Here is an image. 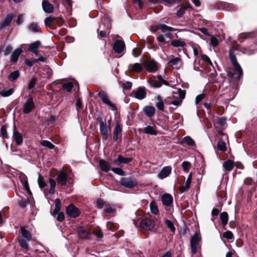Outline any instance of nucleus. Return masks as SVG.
Wrapping results in <instances>:
<instances>
[{
	"instance_id": "f257e3e1",
	"label": "nucleus",
	"mask_w": 257,
	"mask_h": 257,
	"mask_svg": "<svg viewBox=\"0 0 257 257\" xmlns=\"http://www.w3.org/2000/svg\"><path fill=\"white\" fill-rule=\"evenodd\" d=\"M229 58L235 73L238 74V78H240L243 74V71L240 65L237 61L235 55L231 51H229Z\"/></svg>"
},
{
	"instance_id": "f03ea898",
	"label": "nucleus",
	"mask_w": 257,
	"mask_h": 257,
	"mask_svg": "<svg viewBox=\"0 0 257 257\" xmlns=\"http://www.w3.org/2000/svg\"><path fill=\"white\" fill-rule=\"evenodd\" d=\"M98 96L102 102L111 107L112 110L114 111L117 110L116 105L110 101L108 95L106 92L103 90H100L98 93Z\"/></svg>"
},
{
	"instance_id": "7ed1b4c3",
	"label": "nucleus",
	"mask_w": 257,
	"mask_h": 257,
	"mask_svg": "<svg viewBox=\"0 0 257 257\" xmlns=\"http://www.w3.org/2000/svg\"><path fill=\"white\" fill-rule=\"evenodd\" d=\"M155 221L151 217H146L140 222L141 227L146 230H151L155 227Z\"/></svg>"
},
{
	"instance_id": "20e7f679",
	"label": "nucleus",
	"mask_w": 257,
	"mask_h": 257,
	"mask_svg": "<svg viewBox=\"0 0 257 257\" xmlns=\"http://www.w3.org/2000/svg\"><path fill=\"white\" fill-rule=\"evenodd\" d=\"M201 239V236L198 233H195L191 239V249L193 254L196 253L197 248L199 247V242L200 241Z\"/></svg>"
},
{
	"instance_id": "39448f33",
	"label": "nucleus",
	"mask_w": 257,
	"mask_h": 257,
	"mask_svg": "<svg viewBox=\"0 0 257 257\" xmlns=\"http://www.w3.org/2000/svg\"><path fill=\"white\" fill-rule=\"evenodd\" d=\"M161 200L163 204L165 206L166 210L169 211L172 206L173 198L169 194H164L162 196Z\"/></svg>"
},
{
	"instance_id": "423d86ee",
	"label": "nucleus",
	"mask_w": 257,
	"mask_h": 257,
	"mask_svg": "<svg viewBox=\"0 0 257 257\" xmlns=\"http://www.w3.org/2000/svg\"><path fill=\"white\" fill-rule=\"evenodd\" d=\"M120 184L125 188H132L137 186V182L133 178H123L120 179Z\"/></svg>"
},
{
	"instance_id": "0eeeda50",
	"label": "nucleus",
	"mask_w": 257,
	"mask_h": 257,
	"mask_svg": "<svg viewBox=\"0 0 257 257\" xmlns=\"http://www.w3.org/2000/svg\"><path fill=\"white\" fill-rule=\"evenodd\" d=\"M146 95L147 93L145 88L144 87H140L137 90H134L131 96L135 98L142 100L146 97Z\"/></svg>"
},
{
	"instance_id": "6e6552de",
	"label": "nucleus",
	"mask_w": 257,
	"mask_h": 257,
	"mask_svg": "<svg viewBox=\"0 0 257 257\" xmlns=\"http://www.w3.org/2000/svg\"><path fill=\"white\" fill-rule=\"evenodd\" d=\"M66 213L72 218H76L80 214V210L73 204H70L66 209Z\"/></svg>"
},
{
	"instance_id": "1a4fd4ad",
	"label": "nucleus",
	"mask_w": 257,
	"mask_h": 257,
	"mask_svg": "<svg viewBox=\"0 0 257 257\" xmlns=\"http://www.w3.org/2000/svg\"><path fill=\"white\" fill-rule=\"evenodd\" d=\"M156 28L154 29L153 26H151L150 28L151 31L153 33H155L158 30H161L163 33L175 31L174 28L168 26L165 24H158L156 25Z\"/></svg>"
},
{
	"instance_id": "9d476101",
	"label": "nucleus",
	"mask_w": 257,
	"mask_h": 257,
	"mask_svg": "<svg viewBox=\"0 0 257 257\" xmlns=\"http://www.w3.org/2000/svg\"><path fill=\"white\" fill-rule=\"evenodd\" d=\"M144 66L147 69V70L150 72H154L158 70V64L157 62L153 60H148L146 61Z\"/></svg>"
},
{
	"instance_id": "9b49d317",
	"label": "nucleus",
	"mask_w": 257,
	"mask_h": 257,
	"mask_svg": "<svg viewBox=\"0 0 257 257\" xmlns=\"http://www.w3.org/2000/svg\"><path fill=\"white\" fill-rule=\"evenodd\" d=\"M34 106L33 99L32 97H30L23 105L24 112L27 114L29 113L34 108Z\"/></svg>"
},
{
	"instance_id": "f8f14e48",
	"label": "nucleus",
	"mask_w": 257,
	"mask_h": 257,
	"mask_svg": "<svg viewBox=\"0 0 257 257\" xmlns=\"http://www.w3.org/2000/svg\"><path fill=\"white\" fill-rule=\"evenodd\" d=\"M124 49L125 44L123 41L118 40L114 42L113 46V49L115 52L117 53H120L124 50Z\"/></svg>"
},
{
	"instance_id": "ddd939ff",
	"label": "nucleus",
	"mask_w": 257,
	"mask_h": 257,
	"mask_svg": "<svg viewBox=\"0 0 257 257\" xmlns=\"http://www.w3.org/2000/svg\"><path fill=\"white\" fill-rule=\"evenodd\" d=\"M172 168L170 166H166L163 168L158 175V178L163 179L168 177L171 173Z\"/></svg>"
},
{
	"instance_id": "4468645a",
	"label": "nucleus",
	"mask_w": 257,
	"mask_h": 257,
	"mask_svg": "<svg viewBox=\"0 0 257 257\" xmlns=\"http://www.w3.org/2000/svg\"><path fill=\"white\" fill-rule=\"evenodd\" d=\"M67 174L64 172H61L57 176V181L59 184L64 186L67 183Z\"/></svg>"
},
{
	"instance_id": "2eb2a0df",
	"label": "nucleus",
	"mask_w": 257,
	"mask_h": 257,
	"mask_svg": "<svg viewBox=\"0 0 257 257\" xmlns=\"http://www.w3.org/2000/svg\"><path fill=\"white\" fill-rule=\"evenodd\" d=\"M13 138L17 145H20L23 143V138L22 135L17 131L15 126L14 127Z\"/></svg>"
},
{
	"instance_id": "dca6fc26",
	"label": "nucleus",
	"mask_w": 257,
	"mask_h": 257,
	"mask_svg": "<svg viewBox=\"0 0 257 257\" xmlns=\"http://www.w3.org/2000/svg\"><path fill=\"white\" fill-rule=\"evenodd\" d=\"M192 180V173H191L188 176L187 180L185 182V183L180 187V191L182 193L185 192L187 190H188L191 185Z\"/></svg>"
},
{
	"instance_id": "f3484780",
	"label": "nucleus",
	"mask_w": 257,
	"mask_h": 257,
	"mask_svg": "<svg viewBox=\"0 0 257 257\" xmlns=\"http://www.w3.org/2000/svg\"><path fill=\"white\" fill-rule=\"evenodd\" d=\"M41 43L40 41H36L30 45L29 50L35 54L36 55H38L39 51L38 48L40 46Z\"/></svg>"
},
{
	"instance_id": "a211bd4d",
	"label": "nucleus",
	"mask_w": 257,
	"mask_h": 257,
	"mask_svg": "<svg viewBox=\"0 0 257 257\" xmlns=\"http://www.w3.org/2000/svg\"><path fill=\"white\" fill-rule=\"evenodd\" d=\"M77 231L79 237L82 239H88L90 236V233L82 227H78Z\"/></svg>"
},
{
	"instance_id": "6ab92c4d",
	"label": "nucleus",
	"mask_w": 257,
	"mask_h": 257,
	"mask_svg": "<svg viewBox=\"0 0 257 257\" xmlns=\"http://www.w3.org/2000/svg\"><path fill=\"white\" fill-rule=\"evenodd\" d=\"M13 15L12 14H8L6 17L4 19L1 23V28L2 29L8 26L12 22L13 19Z\"/></svg>"
},
{
	"instance_id": "aec40b11",
	"label": "nucleus",
	"mask_w": 257,
	"mask_h": 257,
	"mask_svg": "<svg viewBox=\"0 0 257 257\" xmlns=\"http://www.w3.org/2000/svg\"><path fill=\"white\" fill-rule=\"evenodd\" d=\"M43 10L45 13H51L53 11V6L47 1H44L42 3Z\"/></svg>"
},
{
	"instance_id": "412c9836",
	"label": "nucleus",
	"mask_w": 257,
	"mask_h": 257,
	"mask_svg": "<svg viewBox=\"0 0 257 257\" xmlns=\"http://www.w3.org/2000/svg\"><path fill=\"white\" fill-rule=\"evenodd\" d=\"M100 133L103 141H106L109 136L106 124L100 126Z\"/></svg>"
},
{
	"instance_id": "4be33fe9",
	"label": "nucleus",
	"mask_w": 257,
	"mask_h": 257,
	"mask_svg": "<svg viewBox=\"0 0 257 257\" xmlns=\"http://www.w3.org/2000/svg\"><path fill=\"white\" fill-rule=\"evenodd\" d=\"M132 160L131 158H124L121 155H118L117 158L114 161V163L119 165L121 163H127Z\"/></svg>"
},
{
	"instance_id": "5701e85b",
	"label": "nucleus",
	"mask_w": 257,
	"mask_h": 257,
	"mask_svg": "<svg viewBox=\"0 0 257 257\" xmlns=\"http://www.w3.org/2000/svg\"><path fill=\"white\" fill-rule=\"evenodd\" d=\"M128 70L130 71L140 72L143 70V66L141 64L138 63L131 64L128 66Z\"/></svg>"
},
{
	"instance_id": "b1692460",
	"label": "nucleus",
	"mask_w": 257,
	"mask_h": 257,
	"mask_svg": "<svg viewBox=\"0 0 257 257\" xmlns=\"http://www.w3.org/2000/svg\"><path fill=\"white\" fill-rule=\"evenodd\" d=\"M22 52V48H19L14 50L11 56V60L13 62H16L19 57L20 55Z\"/></svg>"
},
{
	"instance_id": "393cba45",
	"label": "nucleus",
	"mask_w": 257,
	"mask_h": 257,
	"mask_svg": "<svg viewBox=\"0 0 257 257\" xmlns=\"http://www.w3.org/2000/svg\"><path fill=\"white\" fill-rule=\"evenodd\" d=\"M99 164L101 169L105 172H108L110 169V164L104 160H100Z\"/></svg>"
},
{
	"instance_id": "a878e982",
	"label": "nucleus",
	"mask_w": 257,
	"mask_h": 257,
	"mask_svg": "<svg viewBox=\"0 0 257 257\" xmlns=\"http://www.w3.org/2000/svg\"><path fill=\"white\" fill-rule=\"evenodd\" d=\"M143 110L146 115L148 117H152L155 113V108L153 106H146Z\"/></svg>"
},
{
	"instance_id": "bb28decb",
	"label": "nucleus",
	"mask_w": 257,
	"mask_h": 257,
	"mask_svg": "<svg viewBox=\"0 0 257 257\" xmlns=\"http://www.w3.org/2000/svg\"><path fill=\"white\" fill-rule=\"evenodd\" d=\"M122 132V130L118 123H116L114 128V136H113V140L114 141H116L119 136L121 135V133Z\"/></svg>"
},
{
	"instance_id": "cd10ccee",
	"label": "nucleus",
	"mask_w": 257,
	"mask_h": 257,
	"mask_svg": "<svg viewBox=\"0 0 257 257\" xmlns=\"http://www.w3.org/2000/svg\"><path fill=\"white\" fill-rule=\"evenodd\" d=\"M234 166V162L230 160H228L223 163V167L225 171H231Z\"/></svg>"
},
{
	"instance_id": "c85d7f7f",
	"label": "nucleus",
	"mask_w": 257,
	"mask_h": 257,
	"mask_svg": "<svg viewBox=\"0 0 257 257\" xmlns=\"http://www.w3.org/2000/svg\"><path fill=\"white\" fill-rule=\"evenodd\" d=\"M156 98L157 100V102L156 103V107L158 109L163 110L164 109V103L162 97L160 95H157L156 96Z\"/></svg>"
},
{
	"instance_id": "c756f323",
	"label": "nucleus",
	"mask_w": 257,
	"mask_h": 257,
	"mask_svg": "<svg viewBox=\"0 0 257 257\" xmlns=\"http://www.w3.org/2000/svg\"><path fill=\"white\" fill-rule=\"evenodd\" d=\"M171 45L175 47H184L186 44L185 42L180 40H172Z\"/></svg>"
},
{
	"instance_id": "7c9ffc66",
	"label": "nucleus",
	"mask_w": 257,
	"mask_h": 257,
	"mask_svg": "<svg viewBox=\"0 0 257 257\" xmlns=\"http://www.w3.org/2000/svg\"><path fill=\"white\" fill-rule=\"evenodd\" d=\"M220 218L223 226H225L228 223V215L227 212H223L220 214Z\"/></svg>"
},
{
	"instance_id": "2f4dec72",
	"label": "nucleus",
	"mask_w": 257,
	"mask_h": 257,
	"mask_svg": "<svg viewBox=\"0 0 257 257\" xmlns=\"http://www.w3.org/2000/svg\"><path fill=\"white\" fill-rule=\"evenodd\" d=\"M21 233L22 235L25 239L27 240H30L31 238V234L29 231L26 230L24 227H21Z\"/></svg>"
},
{
	"instance_id": "473e14b6",
	"label": "nucleus",
	"mask_w": 257,
	"mask_h": 257,
	"mask_svg": "<svg viewBox=\"0 0 257 257\" xmlns=\"http://www.w3.org/2000/svg\"><path fill=\"white\" fill-rule=\"evenodd\" d=\"M182 62V60L179 57H175L172 56V58L169 61L168 65L170 66H173L176 65Z\"/></svg>"
},
{
	"instance_id": "72a5a7b5",
	"label": "nucleus",
	"mask_w": 257,
	"mask_h": 257,
	"mask_svg": "<svg viewBox=\"0 0 257 257\" xmlns=\"http://www.w3.org/2000/svg\"><path fill=\"white\" fill-rule=\"evenodd\" d=\"M217 149L221 152H225L227 150L225 143L222 140H219L217 144Z\"/></svg>"
},
{
	"instance_id": "f704fd0d",
	"label": "nucleus",
	"mask_w": 257,
	"mask_h": 257,
	"mask_svg": "<svg viewBox=\"0 0 257 257\" xmlns=\"http://www.w3.org/2000/svg\"><path fill=\"white\" fill-rule=\"evenodd\" d=\"M13 92L12 88H5L0 92V94L4 97H8L10 96Z\"/></svg>"
},
{
	"instance_id": "c9c22d12",
	"label": "nucleus",
	"mask_w": 257,
	"mask_h": 257,
	"mask_svg": "<svg viewBox=\"0 0 257 257\" xmlns=\"http://www.w3.org/2000/svg\"><path fill=\"white\" fill-rule=\"evenodd\" d=\"M144 133L151 135H156V131L153 126L148 125L144 128Z\"/></svg>"
},
{
	"instance_id": "e433bc0d",
	"label": "nucleus",
	"mask_w": 257,
	"mask_h": 257,
	"mask_svg": "<svg viewBox=\"0 0 257 257\" xmlns=\"http://www.w3.org/2000/svg\"><path fill=\"white\" fill-rule=\"evenodd\" d=\"M182 143L186 144L190 146H194L195 143L194 140L189 136L185 137L182 140Z\"/></svg>"
},
{
	"instance_id": "4c0bfd02",
	"label": "nucleus",
	"mask_w": 257,
	"mask_h": 257,
	"mask_svg": "<svg viewBox=\"0 0 257 257\" xmlns=\"http://www.w3.org/2000/svg\"><path fill=\"white\" fill-rule=\"evenodd\" d=\"M150 206L151 212L155 215H157L159 210L156 203L154 202H152L150 204Z\"/></svg>"
},
{
	"instance_id": "58836bf2",
	"label": "nucleus",
	"mask_w": 257,
	"mask_h": 257,
	"mask_svg": "<svg viewBox=\"0 0 257 257\" xmlns=\"http://www.w3.org/2000/svg\"><path fill=\"white\" fill-rule=\"evenodd\" d=\"M29 30L33 33L39 32L40 31V28L36 23H32L29 27Z\"/></svg>"
},
{
	"instance_id": "ea45409f",
	"label": "nucleus",
	"mask_w": 257,
	"mask_h": 257,
	"mask_svg": "<svg viewBox=\"0 0 257 257\" xmlns=\"http://www.w3.org/2000/svg\"><path fill=\"white\" fill-rule=\"evenodd\" d=\"M148 81L152 87L159 88L162 86V83L160 81L154 80L151 79H150Z\"/></svg>"
},
{
	"instance_id": "a19ab883",
	"label": "nucleus",
	"mask_w": 257,
	"mask_h": 257,
	"mask_svg": "<svg viewBox=\"0 0 257 257\" xmlns=\"http://www.w3.org/2000/svg\"><path fill=\"white\" fill-rule=\"evenodd\" d=\"M19 77V72L18 71L12 72L9 76V79L11 81H14Z\"/></svg>"
},
{
	"instance_id": "79ce46f5",
	"label": "nucleus",
	"mask_w": 257,
	"mask_h": 257,
	"mask_svg": "<svg viewBox=\"0 0 257 257\" xmlns=\"http://www.w3.org/2000/svg\"><path fill=\"white\" fill-rule=\"evenodd\" d=\"M184 98V95L183 94H179V99H178L177 100L172 101L171 103V104H173L175 106H179L181 104L182 102V99Z\"/></svg>"
},
{
	"instance_id": "37998d69",
	"label": "nucleus",
	"mask_w": 257,
	"mask_h": 257,
	"mask_svg": "<svg viewBox=\"0 0 257 257\" xmlns=\"http://www.w3.org/2000/svg\"><path fill=\"white\" fill-rule=\"evenodd\" d=\"M55 208L54 210V213H58L61 209V201L60 199H56L55 200Z\"/></svg>"
},
{
	"instance_id": "c03bdc74",
	"label": "nucleus",
	"mask_w": 257,
	"mask_h": 257,
	"mask_svg": "<svg viewBox=\"0 0 257 257\" xmlns=\"http://www.w3.org/2000/svg\"><path fill=\"white\" fill-rule=\"evenodd\" d=\"M41 144L43 146L46 147L50 149H52L54 148V145L48 141L43 140L41 142Z\"/></svg>"
},
{
	"instance_id": "a18cd8bd",
	"label": "nucleus",
	"mask_w": 257,
	"mask_h": 257,
	"mask_svg": "<svg viewBox=\"0 0 257 257\" xmlns=\"http://www.w3.org/2000/svg\"><path fill=\"white\" fill-rule=\"evenodd\" d=\"M182 166L184 172H185L186 173L189 172V170L191 167V164L190 162L187 161H184L182 163Z\"/></svg>"
},
{
	"instance_id": "49530a36",
	"label": "nucleus",
	"mask_w": 257,
	"mask_h": 257,
	"mask_svg": "<svg viewBox=\"0 0 257 257\" xmlns=\"http://www.w3.org/2000/svg\"><path fill=\"white\" fill-rule=\"evenodd\" d=\"M38 183L40 188L44 189L46 186V184L44 181L43 178L40 175L38 179Z\"/></svg>"
},
{
	"instance_id": "de8ad7c7",
	"label": "nucleus",
	"mask_w": 257,
	"mask_h": 257,
	"mask_svg": "<svg viewBox=\"0 0 257 257\" xmlns=\"http://www.w3.org/2000/svg\"><path fill=\"white\" fill-rule=\"evenodd\" d=\"M73 87V85L72 82H67L63 85V88L67 91L70 92Z\"/></svg>"
},
{
	"instance_id": "09e8293b",
	"label": "nucleus",
	"mask_w": 257,
	"mask_h": 257,
	"mask_svg": "<svg viewBox=\"0 0 257 257\" xmlns=\"http://www.w3.org/2000/svg\"><path fill=\"white\" fill-rule=\"evenodd\" d=\"M56 18L53 17H49L46 18L45 20V25L47 27H50L51 25V23L55 20Z\"/></svg>"
},
{
	"instance_id": "8fccbe9b",
	"label": "nucleus",
	"mask_w": 257,
	"mask_h": 257,
	"mask_svg": "<svg viewBox=\"0 0 257 257\" xmlns=\"http://www.w3.org/2000/svg\"><path fill=\"white\" fill-rule=\"evenodd\" d=\"M27 240L26 239L24 238H20L19 240V243L20 244L21 246L24 248L25 249H28V245L27 243Z\"/></svg>"
},
{
	"instance_id": "3c124183",
	"label": "nucleus",
	"mask_w": 257,
	"mask_h": 257,
	"mask_svg": "<svg viewBox=\"0 0 257 257\" xmlns=\"http://www.w3.org/2000/svg\"><path fill=\"white\" fill-rule=\"evenodd\" d=\"M223 237L227 239L230 240L233 238V235L230 231H226L223 233Z\"/></svg>"
},
{
	"instance_id": "603ef678",
	"label": "nucleus",
	"mask_w": 257,
	"mask_h": 257,
	"mask_svg": "<svg viewBox=\"0 0 257 257\" xmlns=\"http://www.w3.org/2000/svg\"><path fill=\"white\" fill-rule=\"evenodd\" d=\"M166 224L167 226L172 231H174L175 230V227H174L173 223L169 220H166Z\"/></svg>"
},
{
	"instance_id": "864d4df0",
	"label": "nucleus",
	"mask_w": 257,
	"mask_h": 257,
	"mask_svg": "<svg viewBox=\"0 0 257 257\" xmlns=\"http://www.w3.org/2000/svg\"><path fill=\"white\" fill-rule=\"evenodd\" d=\"M111 170L116 174L120 176L124 175V172L123 171L119 168H113L111 169Z\"/></svg>"
},
{
	"instance_id": "5fc2aeb1",
	"label": "nucleus",
	"mask_w": 257,
	"mask_h": 257,
	"mask_svg": "<svg viewBox=\"0 0 257 257\" xmlns=\"http://www.w3.org/2000/svg\"><path fill=\"white\" fill-rule=\"evenodd\" d=\"M1 133L2 136L4 138H8V135L7 132V128L5 125H3L1 127Z\"/></svg>"
},
{
	"instance_id": "6e6d98bb",
	"label": "nucleus",
	"mask_w": 257,
	"mask_h": 257,
	"mask_svg": "<svg viewBox=\"0 0 257 257\" xmlns=\"http://www.w3.org/2000/svg\"><path fill=\"white\" fill-rule=\"evenodd\" d=\"M206 95L205 94H200L196 96L195 102L196 104L199 103L202 100L205 98Z\"/></svg>"
},
{
	"instance_id": "4d7b16f0",
	"label": "nucleus",
	"mask_w": 257,
	"mask_h": 257,
	"mask_svg": "<svg viewBox=\"0 0 257 257\" xmlns=\"http://www.w3.org/2000/svg\"><path fill=\"white\" fill-rule=\"evenodd\" d=\"M36 79L35 78H33L29 82L28 87L30 89L33 88L36 84Z\"/></svg>"
},
{
	"instance_id": "13d9d810",
	"label": "nucleus",
	"mask_w": 257,
	"mask_h": 257,
	"mask_svg": "<svg viewBox=\"0 0 257 257\" xmlns=\"http://www.w3.org/2000/svg\"><path fill=\"white\" fill-rule=\"evenodd\" d=\"M54 213L57 214V219L59 221H62L64 219V214L62 212Z\"/></svg>"
},
{
	"instance_id": "bf43d9fd",
	"label": "nucleus",
	"mask_w": 257,
	"mask_h": 257,
	"mask_svg": "<svg viewBox=\"0 0 257 257\" xmlns=\"http://www.w3.org/2000/svg\"><path fill=\"white\" fill-rule=\"evenodd\" d=\"M186 8L184 7H181L177 12V15L179 17H181L185 13Z\"/></svg>"
},
{
	"instance_id": "052dcab7",
	"label": "nucleus",
	"mask_w": 257,
	"mask_h": 257,
	"mask_svg": "<svg viewBox=\"0 0 257 257\" xmlns=\"http://www.w3.org/2000/svg\"><path fill=\"white\" fill-rule=\"evenodd\" d=\"M201 60L203 61L206 62L208 64L210 65H212L210 58L206 55H202L201 56Z\"/></svg>"
},
{
	"instance_id": "680f3d73",
	"label": "nucleus",
	"mask_w": 257,
	"mask_h": 257,
	"mask_svg": "<svg viewBox=\"0 0 257 257\" xmlns=\"http://www.w3.org/2000/svg\"><path fill=\"white\" fill-rule=\"evenodd\" d=\"M23 187L26 190L28 193H31L29 187L28 182L27 180H24L22 181Z\"/></svg>"
},
{
	"instance_id": "e2e57ef3",
	"label": "nucleus",
	"mask_w": 257,
	"mask_h": 257,
	"mask_svg": "<svg viewBox=\"0 0 257 257\" xmlns=\"http://www.w3.org/2000/svg\"><path fill=\"white\" fill-rule=\"evenodd\" d=\"M226 118L225 117H219L217 119L218 124L223 125L226 122Z\"/></svg>"
},
{
	"instance_id": "0e129e2a",
	"label": "nucleus",
	"mask_w": 257,
	"mask_h": 257,
	"mask_svg": "<svg viewBox=\"0 0 257 257\" xmlns=\"http://www.w3.org/2000/svg\"><path fill=\"white\" fill-rule=\"evenodd\" d=\"M132 83L131 82L126 81L123 84V87L124 89L128 90L131 88Z\"/></svg>"
},
{
	"instance_id": "69168bd1",
	"label": "nucleus",
	"mask_w": 257,
	"mask_h": 257,
	"mask_svg": "<svg viewBox=\"0 0 257 257\" xmlns=\"http://www.w3.org/2000/svg\"><path fill=\"white\" fill-rule=\"evenodd\" d=\"M157 40L160 43H165L166 42V39L165 38V37L163 35L160 34L157 37Z\"/></svg>"
},
{
	"instance_id": "338daca9",
	"label": "nucleus",
	"mask_w": 257,
	"mask_h": 257,
	"mask_svg": "<svg viewBox=\"0 0 257 257\" xmlns=\"http://www.w3.org/2000/svg\"><path fill=\"white\" fill-rule=\"evenodd\" d=\"M114 208L111 206L106 207L104 209V212L105 213H113L114 212Z\"/></svg>"
},
{
	"instance_id": "774afa93",
	"label": "nucleus",
	"mask_w": 257,
	"mask_h": 257,
	"mask_svg": "<svg viewBox=\"0 0 257 257\" xmlns=\"http://www.w3.org/2000/svg\"><path fill=\"white\" fill-rule=\"evenodd\" d=\"M12 50V47L10 45H8L6 47V49L4 52L5 55H8Z\"/></svg>"
}]
</instances>
